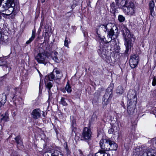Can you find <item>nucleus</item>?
<instances>
[{
    "mask_svg": "<svg viewBox=\"0 0 156 156\" xmlns=\"http://www.w3.org/2000/svg\"><path fill=\"white\" fill-rule=\"evenodd\" d=\"M3 105H3L2 103H0V110L1 109V107Z\"/></svg>",
    "mask_w": 156,
    "mask_h": 156,
    "instance_id": "48",
    "label": "nucleus"
},
{
    "mask_svg": "<svg viewBox=\"0 0 156 156\" xmlns=\"http://www.w3.org/2000/svg\"><path fill=\"white\" fill-rule=\"evenodd\" d=\"M51 156H63L61 153L57 150L51 151Z\"/></svg>",
    "mask_w": 156,
    "mask_h": 156,
    "instance_id": "23",
    "label": "nucleus"
},
{
    "mask_svg": "<svg viewBox=\"0 0 156 156\" xmlns=\"http://www.w3.org/2000/svg\"><path fill=\"white\" fill-rule=\"evenodd\" d=\"M43 156H51V152H46L43 154Z\"/></svg>",
    "mask_w": 156,
    "mask_h": 156,
    "instance_id": "40",
    "label": "nucleus"
},
{
    "mask_svg": "<svg viewBox=\"0 0 156 156\" xmlns=\"http://www.w3.org/2000/svg\"><path fill=\"white\" fill-rule=\"evenodd\" d=\"M140 154L138 156H148V151H141Z\"/></svg>",
    "mask_w": 156,
    "mask_h": 156,
    "instance_id": "37",
    "label": "nucleus"
},
{
    "mask_svg": "<svg viewBox=\"0 0 156 156\" xmlns=\"http://www.w3.org/2000/svg\"><path fill=\"white\" fill-rule=\"evenodd\" d=\"M119 5H116V4L114 2H113L110 5L111 12L113 13H114L116 12V9L118 8Z\"/></svg>",
    "mask_w": 156,
    "mask_h": 156,
    "instance_id": "22",
    "label": "nucleus"
},
{
    "mask_svg": "<svg viewBox=\"0 0 156 156\" xmlns=\"http://www.w3.org/2000/svg\"><path fill=\"white\" fill-rule=\"evenodd\" d=\"M124 2L125 4L123 5L126 6H127L132 9H134L135 5L132 2H129L127 1H122V2Z\"/></svg>",
    "mask_w": 156,
    "mask_h": 156,
    "instance_id": "21",
    "label": "nucleus"
},
{
    "mask_svg": "<svg viewBox=\"0 0 156 156\" xmlns=\"http://www.w3.org/2000/svg\"><path fill=\"white\" fill-rule=\"evenodd\" d=\"M110 24H102L97 27L96 31L99 37H100L101 34L99 33V31L100 30H103L105 32H106L107 31L109 30V29L108 28V26Z\"/></svg>",
    "mask_w": 156,
    "mask_h": 156,
    "instance_id": "11",
    "label": "nucleus"
},
{
    "mask_svg": "<svg viewBox=\"0 0 156 156\" xmlns=\"http://www.w3.org/2000/svg\"><path fill=\"white\" fill-rule=\"evenodd\" d=\"M16 142L17 144L21 145L22 144V142L20 136H17L15 138Z\"/></svg>",
    "mask_w": 156,
    "mask_h": 156,
    "instance_id": "31",
    "label": "nucleus"
},
{
    "mask_svg": "<svg viewBox=\"0 0 156 156\" xmlns=\"http://www.w3.org/2000/svg\"><path fill=\"white\" fill-rule=\"evenodd\" d=\"M14 0H7L6 3L3 5H1L2 0H0V11H3L5 9V8L9 6L13 7L12 5H14Z\"/></svg>",
    "mask_w": 156,
    "mask_h": 156,
    "instance_id": "8",
    "label": "nucleus"
},
{
    "mask_svg": "<svg viewBox=\"0 0 156 156\" xmlns=\"http://www.w3.org/2000/svg\"><path fill=\"white\" fill-rule=\"evenodd\" d=\"M139 57L138 55H134L131 56L129 63L132 68H134L137 66L139 62Z\"/></svg>",
    "mask_w": 156,
    "mask_h": 156,
    "instance_id": "7",
    "label": "nucleus"
},
{
    "mask_svg": "<svg viewBox=\"0 0 156 156\" xmlns=\"http://www.w3.org/2000/svg\"><path fill=\"white\" fill-rule=\"evenodd\" d=\"M8 115V114L6 112L5 115L3 116L2 118H1V120H3L5 121H9V118Z\"/></svg>",
    "mask_w": 156,
    "mask_h": 156,
    "instance_id": "33",
    "label": "nucleus"
},
{
    "mask_svg": "<svg viewBox=\"0 0 156 156\" xmlns=\"http://www.w3.org/2000/svg\"><path fill=\"white\" fill-rule=\"evenodd\" d=\"M45 1V0H41V2L42 3H43Z\"/></svg>",
    "mask_w": 156,
    "mask_h": 156,
    "instance_id": "51",
    "label": "nucleus"
},
{
    "mask_svg": "<svg viewBox=\"0 0 156 156\" xmlns=\"http://www.w3.org/2000/svg\"><path fill=\"white\" fill-rule=\"evenodd\" d=\"M95 156H111L110 154L106 152L105 151L99 150L96 153Z\"/></svg>",
    "mask_w": 156,
    "mask_h": 156,
    "instance_id": "19",
    "label": "nucleus"
},
{
    "mask_svg": "<svg viewBox=\"0 0 156 156\" xmlns=\"http://www.w3.org/2000/svg\"><path fill=\"white\" fill-rule=\"evenodd\" d=\"M152 85L154 86H155L156 85V79L154 76L153 78Z\"/></svg>",
    "mask_w": 156,
    "mask_h": 156,
    "instance_id": "39",
    "label": "nucleus"
},
{
    "mask_svg": "<svg viewBox=\"0 0 156 156\" xmlns=\"http://www.w3.org/2000/svg\"><path fill=\"white\" fill-rule=\"evenodd\" d=\"M115 126H114L113 128L110 129L108 130V132L110 134L113 133L114 132H117L119 129V128L116 127L115 130Z\"/></svg>",
    "mask_w": 156,
    "mask_h": 156,
    "instance_id": "32",
    "label": "nucleus"
},
{
    "mask_svg": "<svg viewBox=\"0 0 156 156\" xmlns=\"http://www.w3.org/2000/svg\"><path fill=\"white\" fill-rule=\"evenodd\" d=\"M1 34L0 33V37H1Z\"/></svg>",
    "mask_w": 156,
    "mask_h": 156,
    "instance_id": "58",
    "label": "nucleus"
},
{
    "mask_svg": "<svg viewBox=\"0 0 156 156\" xmlns=\"http://www.w3.org/2000/svg\"><path fill=\"white\" fill-rule=\"evenodd\" d=\"M11 156H18V155L16 151H13L12 152Z\"/></svg>",
    "mask_w": 156,
    "mask_h": 156,
    "instance_id": "41",
    "label": "nucleus"
},
{
    "mask_svg": "<svg viewBox=\"0 0 156 156\" xmlns=\"http://www.w3.org/2000/svg\"><path fill=\"white\" fill-rule=\"evenodd\" d=\"M98 52L99 56L103 59L106 58L108 53V51L103 46L100 47L98 50Z\"/></svg>",
    "mask_w": 156,
    "mask_h": 156,
    "instance_id": "10",
    "label": "nucleus"
},
{
    "mask_svg": "<svg viewBox=\"0 0 156 156\" xmlns=\"http://www.w3.org/2000/svg\"><path fill=\"white\" fill-rule=\"evenodd\" d=\"M108 140L101 139L100 142V145L101 149L100 151H108L109 150V144L108 142Z\"/></svg>",
    "mask_w": 156,
    "mask_h": 156,
    "instance_id": "6",
    "label": "nucleus"
},
{
    "mask_svg": "<svg viewBox=\"0 0 156 156\" xmlns=\"http://www.w3.org/2000/svg\"><path fill=\"white\" fill-rule=\"evenodd\" d=\"M148 156H156V152L153 150L148 151Z\"/></svg>",
    "mask_w": 156,
    "mask_h": 156,
    "instance_id": "35",
    "label": "nucleus"
},
{
    "mask_svg": "<svg viewBox=\"0 0 156 156\" xmlns=\"http://www.w3.org/2000/svg\"><path fill=\"white\" fill-rule=\"evenodd\" d=\"M136 107L127 106V111L128 114L131 115L134 113Z\"/></svg>",
    "mask_w": 156,
    "mask_h": 156,
    "instance_id": "25",
    "label": "nucleus"
},
{
    "mask_svg": "<svg viewBox=\"0 0 156 156\" xmlns=\"http://www.w3.org/2000/svg\"><path fill=\"white\" fill-rule=\"evenodd\" d=\"M125 19V17L122 15H119L118 16V20L120 22H123Z\"/></svg>",
    "mask_w": 156,
    "mask_h": 156,
    "instance_id": "36",
    "label": "nucleus"
},
{
    "mask_svg": "<svg viewBox=\"0 0 156 156\" xmlns=\"http://www.w3.org/2000/svg\"><path fill=\"white\" fill-rule=\"evenodd\" d=\"M122 8L124 13L127 15H133L134 13V9H133L123 5Z\"/></svg>",
    "mask_w": 156,
    "mask_h": 156,
    "instance_id": "12",
    "label": "nucleus"
},
{
    "mask_svg": "<svg viewBox=\"0 0 156 156\" xmlns=\"http://www.w3.org/2000/svg\"><path fill=\"white\" fill-rule=\"evenodd\" d=\"M99 38H100V39L102 41H103V42L105 43L106 39L105 37H100Z\"/></svg>",
    "mask_w": 156,
    "mask_h": 156,
    "instance_id": "43",
    "label": "nucleus"
},
{
    "mask_svg": "<svg viewBox=\"0 0 156 156\" xmlns=\"http://www.w3.org/2000/svg\"><path fill=\"white\" fill-rule=\"evenodd\" d=\"M87 156H92V155L90 154V155H88Z\"/></svg>",
    "mask_w": 156,
    "mask_h": 156,
    "instance_id": "57",
    "label": "nucleus"
},
{
    "mask_svg": "<svg viewBox=\"0 0 156 156\" xmlns=\"http://www.w3.org/2000/svg\"><path fill=\"white\" fill-rule=\"evenodd\" d=\"M35 59L38 63H42L44 65H45L48 62L46 56L43 53H38L35 57Z\"/></svg>",
    "mask_w": 156,
    "mask_h": 156,
    "instance_id": "5",
    "label": "nucleus"
},
{
    "mask_svg": "<svg viewBox=\"0 0 156 156\" xmlns=\"http://www.w3.org/2000/svg\"><path fill=\"white\" fill-rule=\"evenodd\" d=\"M115 3L116 4V5H119V0H115Z\"/></svg>",
    "mask_w": 156,
    "mask_h": 156,
    "instance_id": "45",
    "label": "nucleus"
},
{
    "mask_svg": "<svg viewBox=\"0 0 156 156\" xmlns=\"http://www.w3.org/2000/svg\"><path fill=\"white\" fill-rule=\"evenodd\" d=\"M103 59L108 63L111 65L113 64V61L112 60L111 57L108 56V55L107 56V57L106 58H103Z\"/></svg>",
    "mask_w": 156,
    "mask_h": 156,
    "instance_id": "28",
    "label": "nucleus"
},
{
    "mask_svg": "<svg viewBox=\"0 0 156 156\" xmlns=\"http://www.w3.org/2000/svg\"><path fill=\"white\" fill-rule=\"evenodd\" d=\"M137 98H135L134 99L129 100L127 102V106L136 107Z\"/></svg>",
    "mask_w": 156,
    "mask_h": 156,
    "instance_id": "18",
    "label": "nucleus"
},
{
    "mask_svg": "<svg viewBox=\"0 0 156 156\" xmlns=\"http://www.w3.org/2000/svg\"><path fill=\"white\" fill-rule=\"evenodd\" d=\"M78 151L79 153V154L78 156H84L83 152L80 150H78Z\"/></svg>",
    "mask_w": 156,
    "mask_h": 156,
    "instance_id": "42",
    "label": "nucleus"
},
{
    "mask_svg": "<svg viewBox=\"0 0 156 156\" xmlns=\"http://www.w3.org/2000/svg\"><path fill=\"white\" fill-rule=\"evenodd\" d=\"M123 36L125 40V45L126 47L125 53L127 54L129 50L133 46V40L134 39L132 34H131L130 31L126 28H124L123 30Z\"/></svg>",
    "mask_w": 156,
    "mask_h": 156,
    "instance_id": "1",
    "label": "nucleus"
},
{
    "mask_svg": "<svg viewBox=\"0 0 156 156\" xmlns=\"http://www.w3.org/2000/svg\"><path fill=\"white\" fill-rule=\"evenodd\" d=\"M1 65H0V66H1ZM2 65L5 66L6 67H8L7 65Z\"/></svg>",
    "mask_w": 156,
    "mask_h": 156,
    "instance_id": "52",
    "label": "nucleus"
},
{
    "mask_svg": "<svg viewBox=\"0 0 156 156\" xmlns=\"http://www.w3.org/2000/svg\"><path fill=\"white\" fill-rule=\"evenodd\" d=\"M66 90L65 88H63L61 90V91L64 93H65L66 92Z\"/></svg>",
    "mask_w": 156,
    "mask_h": 156,
    "instance_id": "46",
    "label": "nucleus"
},
{
    "mask_svg": "<svg viewBox=\"0 0 156 156\" xmlns=\"http://www.w3.org/2000/svg\"><path fill=\"white\" fill-rule=\"evenodd\" d=\"M73 130H72V131L73 132Z\"/></svg>",
    "mask_w": 156,
    "mask_h": 156,
    "instance_id": "59",
    "label": "nucleus"
},
{
    "mask_svg": "<svg viewBox=\"0 0 156 156\" xmlns=\"http://www.w3.org/2000/svg\"><path fill=\"white\" fill-rule=\"evenodd\" d=\"M62 76L61 72L57 70V69H54L52 73L45 76L44 81L46 83V80L48 79L50 81H53L54 80L55 82L58 83H59L57 81L58 80L59 81V80L61 78Z\"/></svg>",
    "mask_w": 156,
    "mask_h": 156,
    "instance_id": "2",
    "label": "nucleus"
},
{
    "mask_svg": "<svg viewBox=\"0 0 156 156\" xmlns=\"http://www.w3.org/2000/svg\"><path fill=\"white\" fill-rule=\"evenodd\" d=\"M127 97L129 100L134 99L135 98H137L136 91L132 90H130L128 93Z\"/></svg>",
    "mask_w": 156,
    "mask_h": 156,
    "instance_id": "15",
    "label": "nucleus"
},
{
    "mask_svg": "<svg viewBox=\"0 0 156 156\" xmlns=\"http://www.w3.org/2000/svg\"><path fill=\"white\" fill-rule=\"evenodd\" d=\"M6 94L5 92L0 94V103L4 105L6 101Z\"/></svg>",
    "mask_w": 156,
    "mask_h": 156,
    "instance_id": "20",
    "label": "nucleus"
},
{
    "mask_svg": "<svg viewBox=\"0 0 156 156\" xmlns=\"http://www.w3.org/2000/svg\"><path fill=\"white\" fill-rule=\"evenodd\" d=\"M31 115L34 119H37L41 116V111L39 108L35 109L33 111Z\"/></svg>",
    "mask_w": 156,
    "mask_h": 156,
    "instance_id": "14",
    "label": "nucleus"
},
{
    "mask_svg": "<svg viewBox=\"0 0 156 156\" xmlns=\"http://www.w3.org/2000/svg\"><path fill=\"white\" fill-rule=\"evenodd\" d=\"M154 112H155L156 113V107L154 109Z\"/></svg>",
    "mask_w": 156,
    "mask_h": 156,
    "instance_id": "49",
    "label": "nucleus"
},
{
    "mask_svg": "<svg viewBox=\"0 0 156 156\" xmlns=\"http://www.w3.org/2000/svg\"><path fill=\"white\" fill-rule=\"evenodd\" d=\"M59 103L64 106H66L67 105V104L66 101V99L63 97L61 98L60 101Z\"/></svg>",
    "mask_w": 156,
    "mask_h": 156,
    "instance_id": "30",
    "label": "nucleus"
},
{
    "mask_svg": "<svg viewBox=\"0 0 156 156\" xmlns=\"http://www.w3.org/2000/svg\"><path fill=\"white\" fill-rule=\"evenodd\" d=\"M1 19H2V16L0 15V20Z\"/></svg>",
    "mask_w": 156,
    "mask_h": 156,
    "instance_id": "55",
    "label": "nucleus"
},
{
    "mask_svg": "<svg viewBox=\"0 0 156 156\" xmlns=\"http://www.w3.org/2000/svg\"><path fill=\"white\" fill-rule=\"evenodd\" d=\"M6 75H7V74H5L3 76V77H5V76H6Z\"/></svg>",
    "mask_w": 156,
    "mask_h": 156,
    "instance_id": "53",
    "label": "nucleus"
},
{
    "mask_svg": "<svg viewBox=\"0 0 156 156\" xmlns=\"http://www.w3.org/2000/svg\"><path fill=\"white\" fill-rule=\"evenodd\" d=\"M113 89V87L110 86L108 87L107 89L106 92L104 97V100L103 102V106L108 105L111 100L112 96Z\"/></svg>",
    "mask_w": 156,
    "mask_h": 156,
    "instance_id": "3",
    "label": "nucleus"
},
{
    "mask_svg": "<svg viewBox=\"0 0 156 156\" xmlns=\"http://www.w3.org/2000/svg\"><path fill=\"white\" fill-rule=\"evenodd\" d=\"M77 4L76 3H73V4L71 6V8L72 9V10L74 9V8L77 6Z\"/></svg>",
    "mask_w": 156,
    "mask_h": 156,
    "instance_id": "44",
    "label": "nucleus"
},
{
    "mask_svg": "<svg viewBox=\"0 0 156 156\" xmlns=\"http://www.w3.org/2000/svg\"><path fill=\"white\" fill-rule=\"evenodd\" d=\"M69 39V38H68L67 37H66L64 43V45L67 47L68 48H69L68 47Z\"/></svg>",
    "mask_w": 156,
    "mask_h": 156,
    "instance_id": "38",
    "label": "nucleus"
},
{
    "mask_svg": "<svg viewBox=\"0 0 156 156\" xmlns=\"http://www.w3.org/2000/svg\"><path fill=\"white\" fill-rule=\"evenodd\" d=\"M45 85H46V86L47 88H48V93H49V98L48 100V101L49 102L51 100V98L50 96V92L51 91L50 89H51V88L53 86L52 83L51 82H48L47 83H45Z\"/></svg>",
    "mask_w": 156,
    "mask_h": 156,
    "instance_id": "24",
    "label": "nucleus"
},
{
    "mask_svg": "<svg viewBox=\"0 0 156 156\" xmlns=\"http://www.w3.org/2000/svg\"><path fill=\"white\" fill-rule=\"evenodd\" d=\"M3 58L2 57H0V60L1 61L3 59Z\"/></svg>",
    "mask_w": 156,
    "mask_h": 156,
    "instance_id": "50",
    "label": "nucleus"
},
{
    "mask_svg": "<svg viewBox=\"0 0 156 156\" xmlns=\"http://www.w3.org/2000/svg\"><path fill=\"white\" fill-rule=\"evenodd\" d=\"M108 142L109 144V150H116L118 147L117 144L110 140H108Z\"/></svg>",
    "mask_w": 156,
    "mask_h": 156,
    "instance_id": "16",
    "label": "nucleus"
},
{
    "mask_svg": "<svg viewBox=\"0 0 156 156\" xmlns=\"http://www.w3.org/2000/svg\"><path fill=\"white\" fill-rule=\"evenodd\" d=\"M9 91H8V92H7V93H6V94H8V93H9Z\"/></svg>",
    "mask_w": 156,
    "mask_h": 156,
    "instance_id": "56",
    "label": "nucleus"
},
{
    "mask_svg": "<svg viewBox=\"0 0 156 156\" xmlns=\"http://www.w3.org/2000/svg\"><path fill=\"white\" fill-rule=\"evenodd\" d=\"M58 55V53L56 52H52L51 54V57L53 60L55 62H58L59 61V60L58 58L57 55Z\"/></svg>",
    "mask_w": 156,
    "mask_h": 156,
    "instance_id": "27",
    "label": "nucleus"
},
{
    "mask_svg": "<svg viewBox=\"0 0 156 156\" xmlns=\"http://www.w3.org/2000/svg\"><path fill=\"white\" fill-rule=\"evenodd\" d=\"M155 117H156V115H155Z\"/></svg>",
    "mask_w": 156,
    "mask_h": 156,
    "instance_id": "61",
    "label": "nucleus"
},
{
    "mask_svg": "<svg viewBox=\"0 0 156 156\" xmlns=\"http://www.w3.org/2000/svg\"><path fill=\"white\" fill-rule=\"evenodd\" d=\"M154 3L153 1H151L149 2V8L150 10L151 15L152 16H155V12L154 11Z\"/></svg>",
    "mask_w": 156,
    "mask_h": 156,
    "instance_id": "17",
    "label": "nucleus"
},
{
    "mask_svg": "<svg viewBox=\"0 0 156 156\" xmlns=\"http://www.w3.org/2000/svg\"><path fill=\"white\" fill-rule=\"evenodd\" d=\"M65 89L68 93H71L72 91L71 87L69 85L68 82L67 83L65 87Z\"/></svg>",
    "mask_w": 156,
    "mask_h": 156,
    "instance_id": "34",
    "label": "nucleus"
},
{
    "mask_svg": "<svg viewBox=\"0 0 156 156\" xmlns=\"http://www.w3.org/2000/svg\"><path fill=\"white\" fill-rule=\"evenodd\" d=\"M36 35V31L35 29H34L32 31V36L26 42L27 44H28L31 42L34 39Z\"/></svg>",
    "mask_w": 156,
    "mask_h": 156,
    "instance_id": "26",
    "label": "nucleus"
},
{
    "mask_svg": "<svg viewBox=\"0 0 156 156\" xmlns=\"http://www.w3.org/2000/svg\"><path fill=\"white\" fill-rule=\"evenodd\" d=\"M5 9L3 11H1L0 12H5V13H2L3 16L5 17V16H8L11 14L13 12L14 10V8L12 6H9L7 8H5Z\"/></svg>",
    "mask_w": 156,
    "mask_h": 156,
    "instance_id": "13",
    "label": "nucleus"
},
{
    "mask_svg": "<svg viewBox=\"0 0 156 156\" xmlns=\"http://www.w3.org/2000/svg\"><path fill=\"white\" fill-rule=\"evenodd\" d=\"M138 153H138V152L137 153V154H138Z\"/></svg>",
    "mask_w": 156,
    "mask_h": 156,
    "instance_id": "60",
    "label": "nucleus"
},
{
    "mask_svg": "<svg viewBox=\"0 0 156 156\" xmlns=\"http://www.w3.org/2000/svg\"><path fill=\"white\" fill-rule=\"evenodd\" d=\"M11 69V68H10L9 69V71Z\"/></svg>",
    "mask_w": 156,
    "mask_h": 156,
    "instance_id": "54",
    "label": "nucleus"
},
{
    "mask_svg": "<svg viewBox=\"0 0 156 156\" xmlns=\"http://www.w3.org/2000/svg\"><path fill=\"white\" fill-rule=\"evenodd\" d=\"M107 31H108L107 37H108L109 39L110 38V40L109 41H107V42L108 43L112 40V37L114 35V34L115 32L116 33H117L118 30L117 27L116 26H115V27H113L111 29H109V30Z\"/></svg>",
    "mask_w": 156,
    "mask_h": 156,
    "instance_id": "9",
    "label": "nucleus"
},
{
    "mask_svg": "<svg viewBox=\"0 0 156 156\" xmlns=\"http://www.w3.org/2000/svg\"><path fill=\"white\" fill-rule=\"evenodd\" d=\"M41 80L40 81V85H39V88H41Z\"/></svg>",
    "mask_w": 156,
    "mask_h": 156,
    "instance_id": "47",
    "label": "nucleus"
},
{
    "mask_svg": "<svg viewBox=\"0 0 156 156\" xmlns=\"http://www.w3.org/2000/svg\"><path fill=\"white\" fill-rule=\"evenodd\" d=\"M124 91V89L121 86H119L117 89L116 92L118 94H122Z\"/></svg>",
    "mask_w": 156,
    "mask_h": 156,
    "instance_id": "29",
    "label": "nucleus"
},
{
    "mask_svg": "<svg viewBox=\"0 0 156 156\" xmlns=\"http://www.w3.org/2000/svg\"><path fill=\"white\" fill-rule=\"evenodd\" d=\"M92 132L90 129L87 127H85L82 133V137L85 140L91 139Z\"/></svg>",
    "mask_w": 156,
    "mask_h": 156,
    "instance_id": "4",
    "label": "nucleus"
}]
</instances>
